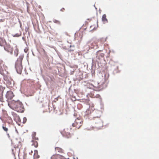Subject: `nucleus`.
Returning a JSON list of instances; mask_svg holds the SVG:
<instances>
[{"instance_id":"obj_1","label":"nucleus","mask_w":159,"mask_h":159,"mask_svg":"<svg viewBox=\"0 0 159 159\" xmlns=\"http://www.w3.org/2000/svg\"><path fill=\"white\" fill-rule=\"evenodd\" d=\"M106 80L102 79L99 82L95 83L94 84H91L94 88V90L96 91H100L105 87Z\"/></svg>"},{"instance_id":"obj_2","label":"nucleus","mask_w":159,"mask_h":159,"mask_svg":"<svg viewBox=\"0 0 159 159\" xmlns=\"http://www.w3.org/2000/svg\"><path fill=\"white\" fill-rule=\"evenodd\" d=\"M23 57L24 56L23 55L20 56L15 63V67L16 71L20 74L21 73L23 69L22 64Z\"/></svg>"},{"instance_id":"obj_3","label":"nucleus","mask_w":159,"mask_h":159,"mask_svg":"<svg viewBox=\"0 0 159 159\" xmlns=\"http://www.w3.org/2000/svg\"><path fill=\"white\" fill-rule=\"evenodd\" d=\"M13 107L15 110L18 112L22 113L24 111V107L22 103L19 102H16L14 104Z\"/></svg>"},{"instance_id":"obj_4","label":"nucleus","mask_w":159,"mask_h":159,"mask_svg":"<svg viewBox=\"0 0 159 159\" xmlns=\"http://www.w3.org/2000/svg\"><path fill=\"white\" fill-rule=\"evenodd\" d=\"M72 129L70 126H68L65 128L62 132V134L69 138L71 136L70 133L72 132Z\"/></svg>"},{"instance_id":"obj_5","label":"nucleus","mask_w":159,"mask_h":159,"mask_svg":"<svg viewBox=\"0 0 159 159\" xmlns=\"http://www.w3.org/2000/svg\"><path fill=\"white\" fill-rule=\"evenodd\" d=\"M83 121L81 119L77 118L72 124V126L75 127L76 129H79L83 125Z\"/></svg>"},{"instance_id":"obj_6","label":"nucleus","mask_w":159,"mask_h":159,"mask_svg":"<svg viewBox=\"0 0 159 159\" xmlns=\"http://www.w3.org/2000/svg\"><path fill=\"white\" fill-rule=\"evenodd\" d=\"M4 48L6 51L9 52L11 54H12L13 49L9 44H6L4 46Z\"/></svg>"},{"instance_id":"obj_7","label":"nucleus","mask_w":159,"mask_h":159,"mask_svg":"<svg viewBox=\"0 0 159 159\" xmlns=\"http://www.w3.org/2000/svg\"><path fill=\"white\" fill-rule=\"evenodd\" d=\"M14 95L13 93L11 91L7 92L6 95V98L8 99L11 100L13 97Z\"/></svg>"},{"instance_id":"obj_8","label":"nucleus","mask_w":159,"mask_h":159,"mask_svg":"<svg viewBox=\"0 0 159 159\" xmlns=\"http://www.w3.org/2000/svg\"><path fill=\"white\" fill-rule=\"evenodd\" d=\"M104 56V54L102 53L101 51H99L97 52V56L96 57L97 59L100 60L103 58Z\"/></svg>"},{"instance_id":"obj_9","label":"nucleus","mask_w":159,"mask_h":159,"mask_svg":"<svg viewBox=\"0 0 159 159\" xmlns=\"http://www.w3.org/2000/svg\"><path fill=\"white\" fill-rule=\"evenodd\" d=\"M11 114L14 118V120L17 121H20V118L19 116L17 115L13 112H11Z\"/></svg>"},{"instance_id":"obj_10","label":"nucleus","mask_w":159,"mask_h":159,"mask_svg":"<svg viewBox=\"0 0 159 159\" xmlns=\"http://www.w3.org/2000/svg\"><path fill=\"white\" fill-rule=\"evenodd\" d=\"M98 41H96L92 43L91 44L92 48L94 49H97L98 48V46L97 44Z\"/></svg>"},{"instance_id":"obj_11","label":"nucleus","mask_w":159,"mask_h":159,"mask_svg":"<svg viewBox=\"0 0 159 159\" xmlns=\"http://www.w3.org/2000/svg\"><path fill=\"white\" fill-rule=\"evenodd\" d=\"M6 41L4 39L2 38H0V45L1 46H2L6 44Z\"/></svg>"},{"instance_id":"obj_12","label":"nucleus","mask_w":159,"mask_h":159,"mask_svg":"<svg viewBox=\"0 0 159 159\" xmlns=\"http://www.w3.org/2000/svg\"><path fill=\"white\" fill-rule=\"evenodd\" d=\"M61 156V155L59 154L53 155L51 157V159H60Z\"/></svg>"},{"instance_id":"obj_13","label":"nucleus","mask_w":159,"mask_h":159,"mask_svg":"<svg viewBox=\"0 0 159 159\" xmlns=\"http://www.w3.org/2000/svg\"><path fill=\"white\" fill-rule=\"evenodd\" d=\"M32 146H34L35 148H37L38 146V142L34 140H33L31 141Z\"/></svg>"},{"instance_id":"obj_14","label":"nucleus","mask_w":159,"mask_h":159,"mask_svg":"<svg viewBox=\"0 0 159 159\" xmlns=\"http://www.w3.org/2000/svg\"><path fill=\"white\" fill-rule=\"evenodd\" d=\"M34 158L37 159L39 158V155L38 154V152L37 150H34Z\"/></svg>"},{"instance_id":"obj_15","label":"nucleus","mask_w":159,"mask_h":159,"mask_svg":"<svg viewBox=\"0 0 159 159\" xmlns=\"http://www.w3.org/2000/svg\"><path fill=\"white\" fill-rule=\"evenodd\" d=\"M19 50L17 46H15V49L14 51V53L16 57H17L18 54Z\"/></svg>"},{"instance_id":"obj_16","label":"nucleus","mask_w":159,"mask_h":159,"mask_svg":"<svg viewBox=\"0 0 159 159\" xmlns=\"http://www.w3.org/2000/svg\"><path fill=\"white\" fill-rule=\"evenodd\" d=\"M55 150L56 152L57 151L59 153H62L63 152V150L60 148L56 147L55 148Z\"/></svg>"},{"instance_id":"obj_17","label":"nucleus","mask_w":159,"mask_h":159,"mask_svg":"<svg viewBox=\"0 0 159 159\" xmlns=\"http://www.w3.org/2000/svg\"><path fill=\"white\" fill-rule=\"evenodd\" d=\"M102 20V21L104 22H107V20L106 18V15L105 14H104L103 15Z\"/></svg>"},{"instance_id":"obj_18","label":"nucleus","mask_w":159,"mask_h":159,"mask_svg":"<svg viewBox=\"0 0 159 159\" xmlns=\"http://www.w3.org/2000/svg\"><path fill=\"white\" fill-rule=\"evenodd\" d=\"M4 89V88L1 86H0V94H3Z\"/></svg>"},{"instance_id":"obj_19","label":"nucleus","mask_w":159,"mask_h":159,"mask_svg":"<svg viewBox=\"0 0 159 159\" xmlns=\"http://www.w3.org/2000/svg\"><path fill=\"white\" fill-rule=\"evenodd\" d=\"M2 128L5 131H6V132H7L8 131V129L7 127L3 125L2 126Z\"/></svg>"},{"instance_id":"obj_20","label":"nucleus","mask_w":159,"mask_h":159,"mask_svg":"<svg viewBox=\"0 0 159 159\" xmlns=\"http://www.w3.org/2000/svg\"><path fill=\"white\" fill-rule=\"evenodd\" d=\"M54 23L60 25L61 24L60 22L58 20H53Z\"/></svg>"},{"instance_id":"obj_21","label":"nucleus","mask_w":159,"mask_h":159,"mask_svg":"<svg viewBox=\"0 0 159 159\" xmlns=\"http://www.w3.org/2000/svg\"><path fill=\"white\" fill-rule=\"evenodd\" d=\"M86 115H89L91 114V111L89 110H87L86 112Z\"/></svg>"},{"instance_id":"obj_22","label":"nucleus","mask_w":159,"mask_h":159,"mask_svg":"<svg viewBox=\"0 0 159 159\" xmlns=\"http://www.w3.org/2000/svg\"><path fill=\"white\" fill-rule=\"evenodd\" d=\"M27 121V119L26 117H25L23 118V123L24 124Z\"/></svg>"},{"instance_id":"obj_23","label":"nucleus","mask_w":159,"mask_h":159,"mask_svg":"<svg viewBox=\"0 0 159 159\" xmlns=\"http://www.w3.org/2000/svg\"><path fill=\"white\" fill-rule=\"evenodd\" d=\"M3 63V61H2L0 60V68L2 67L1 64Z\"/></svg>"},{"instance_id":"obj_24","label":"nucleus","mask_w":159,"mask_h":159,"mask_svg":"<svg viewBox=\"0 0 159 159\" xmlns=\"http://www.w3.org/2000/svg\"><path fill=\"white\" fill-rule=\"evenodd\" d=\"M60 159H66L63 156L61 155V157H60Z\"/></svg>"},{"instance_id":"obj_25","label":"nucleus","mask_w":159,"mask_h":159,"mask_svg":"<svg viewBox=\"0 0 159 159\" xmlns=\"http://www.w3.org/2000/svg\"><path fill=\"white\" fill-rule=\"evenodd\" d=\"M65 10V9L64 8H62L61 9V11H64Z\"/></svg>"},{"instance_id":"obj_26","label":"nucleus","mask_w":159,"mask_h":159,"mask_svg":"<svg viewBox=\"0 0 159 159\" xmlns=\"http://www.w3.org/2000/svg\"><path fill=\"white\" fill-rule=\"evenodd\" d=\"M33 153V151L31 150V152H29V154L31 155H32Z\"/></svg>"},{"instance_id":"obj_27","label":"nucleus","mask_w":159,"mask_h":159,"mask_svg":"<svg viewBox=\"0 0 159 159\" xmlns=\"http://www.w3.org/2000/svg\"><path fill=\"white\" fill-rule=\"evenodd\" d=\"M19 145H18V146H17V147H19V146H20L21 145V143L20 142H19Z\"/></svg>"},{"instance_id":"obj_28","label":"nucleus","mask_w":159,"mask_h":159,"mask_svg":"<svg viewBox=\"0 0 159 159\" xmlns=\"http://www.w3.org/2000/svg\"><path fill=\"white\" fill-rule=\"evenodd\" d=\"M8 118H9V119L11 121V122L12 121V120H11V117H9Z\"/></svg>"}]
</instances>
